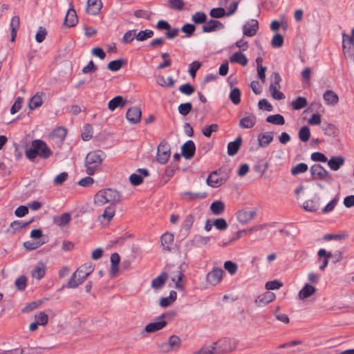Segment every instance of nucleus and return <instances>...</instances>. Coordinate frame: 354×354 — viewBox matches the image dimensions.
<instances>
[{"mask_svg": "<svg viewBox=\"0 0 354 354\" xmlns=\"http://www.w3.org/2000/svg\"><path fill=\"white\" fill-rule=\"evenodd\" d=\"M101 0H90V15H97L102 8Z\"/></svg>", "mask_w": 354, "mask_h": 354, "instance_id": "39", "label": "nucleus"}, {"mask_svg": "<svg viewBox=\"0 0 354 354\" xmlns=\"http://www.w3.org/2000/svg\"><path fill=\"white\" fill-rule=\"evenodd\" d=\"M266 122L277 125H283L285 124V119L283 115L280 114L271 115L266 118Z\"/></svg>", "mask_w": 354, "mask_h": 354, "instance_id": "42", "label": "nucleus"}, {"mask_svg": "<svg viewBox=\"0 0 354 354\" xmlns=\"http://www.w3.org/2000/svg\"><path fill=\"white\" fill-rule=\"evenodd\" d=\"M224 274L223 269L214 267L207 274L206 281L212 286H216L221 281Z\"/></svg>", "mask_w": 354, "mask_h": 354, "instance_id": "8", "label": "nucleus"}, {"mask_svg": "<svg viewBox=\"0 0 354 354\" xmlns=\"http://www.w3.org/2000/svg\"><path fill=\"white\" fill-rule=\"evenodd\" d=\"M111 268L109 274L112 277L118 276L119 272V265L120 262V257L118 253L114 252L111 255Z\"/></svg>", "mask_w": 354, "mask_h": 354, "instance_id": "17", "label": "nucleus"}, {"mask_svg": "<svg viewBox=\"0 0 354 354\" xmlns=\"http://www.w3.org/2000/svg\"><path fill=\"white\" fill-rule=\"evenodd\" d=\"M46 273V268L45 266L41 263V265H37L35 267L33 270L32 271V276L40 280L42 279Z\"/></svg>", "mask_w": 354, "mask_h": 354, "instance_id": "43", "label": "nucleus"}, {"mask_svg": "<svg viewBox=\"0 0 354 354\" xmlns=\"http://www.w3.org/2000/svg\"><path fill=\"white\" fill-rule=\"evenodd\" d=\"M207 17L204 12L198 11L194 14L192 17V21L195 24H201L207 21Z\"/></svg>", "mask_w": 354, "mask_h": 354, "instance_id": "44", "label": "nucleus"}, {"mask_svg": "<svg viewBox=\"0 0 354 354\" xmlns=\"http://www.w3.org/2000/svg\"><path fill=\"white\" fill-rule=\"evenodd\" d=\"M184 277V274L180 267H178L177 270L174 272V275L172 277V281L175 282V287L179 290H184V285L182 283V279Z\"/></svg>", "mask_w": 354, "mask_h": 354, "instance_id": "30", "label": "nucleus"}, {"mask_svg": "<svg viewBox=\"0 0 354 354\" xmlns=\"http://www.w3.org/2000/svg\"><path fill=\"white\" fill-rule=\"evenodd\" d=\"M216 351V347L214 344L211 346H203L199 351L195 353V354H214Z\"/></svg>", "mask_w": 354, "mask_h": 354, "instance_id": "64", "label": "nucleus"}, {"mask_svg": "<svg viewBox=\"0 0 354 354\" xmlns=\"http://www.w3.org/2000/svg\"><path fill=\"white\" fill-rule=\"evenodd\" d=\"M32 222V220H30L27 222L21 221H15L11 223L10 227L7 229V232L10 234H14L20 230L26 227L28 225H30Z\"/></svg>", "mask_w": 354, "mask_h": 354, "instance_id": "24", "label": "nucleus"}, {"mask_svg": "<svg viewBox=\"0 0 354 354\" xmlns=\"http://www.w3.org/2000/svg\"><path fill=\"white\" fill-rule=\"evenodd\" d=\"M323 98L327 105H335L339 102L338 95L332 90H327L323 94Z\"/></svg>", "mask_w": 354, "mask_h": 354, "instance_id": "27", "label": "nucleus"}, {"mask_svg": "<svg viewBox=\"0 0 354 354\" xmlns=\"http://www.w3.org/2000/svg\"><path fill=\"white\" fill-rule=\"evenodd\" d=\"M268 162H263V160L259 161L254 167V169L256 172L263 175L268 168Z\"/></svg>", "mask_w": 354, "mask_h": 354, "instance_id": "62", "label": "nucleus"}, {"mask_svg": "<svg viewBox=\"0 0 354 354\" xmlns=\"http://www.w3.org/2000/svg\"><path fill=\"white\" fill-rule=\"evenodd\" d=\"M225 203L221 201H213L210 205V210L214 215H221L225 210Z\"/></svg>", "mask_w": 354, "mask_h": 354, "instance_id": "35", "label": "nucleus"}, {"mask_svg": "<svg viewBox=\"0 0 354 354\" xmlns=\"http://www.w3.org/2000/svg\"><path fill=\"white\" fill-rule=\"evenodd\" d=\"M19 25H20L19 17L17 15L14 16L12 18L11 22H10V29H11L10 41L11 42H14L15 41L17 30L19 28Z\"/></svg>", "mask_w": 354, "mask_h": 354, "instance_id": "34", "label": "nucleus"}, {"mask_svg": "<svg viewBox=\"0 0 354 354\" xmlns=\"http://www.w3.org/2000/svg\"><path fill=\"white\" fill-rule=\"evenodd\" d=\"M276 296L272 292H266L258 296L255 303L258 306H263L274 300Z\"/></svg>", "mask_w": 354, "mask_h": 354, "instance_id": "20", "label": "nucleus"}, {"mask_svg": "<svg viewBox=\"0 0 354 354\" xmlns=\"http://www.w3.org/2000/svg\"><path fill=\"white\" fill-rule=\"evenodd\" d=\"M67 131L64 127H59L53 131V136L59 139L60 142H63L66 136Z\"/></svg>", "mask_w": 354, "mask_h": 354, "instance_id": "53", "label": "nucleus"}, {"mask_svg": "<svg viewBox=\"0 0 354 354\" xmlns=\"http://www.w3.org/2000/svg\"><path fill=\"white\" fill-rule=\"evenodd\" d=\"M342 50L346 58L354 61V42L342 39Z\"/></svg>", "mask_w": 354, "mask_h": 354, "instance_id": "23", "label": "nucleus"}, {"mask_svg": "<svg viewBox=\"0 0 354 354\" xmlns=\"http://www.w3.org/2000/svg\"><path fill=\"white\" fill-rule=\"evenodd\" d=\"M34 348H29L28 352L26 353L25 350L20 348H17L15 349L2 351L1 354H33Z\"/></svg>", "mask_w": 354, "mask_h": 354, "instance_id": "61", "label": "nucleus"}, {"mask_svg": "<svg viewBox=\"0 0 354 354\" xmlns=\"http://www.w3.org/2000/svg\"><path fill=\"white\" fill-rule=\"evenodd\" d=\"M174 237L171 233L165 232L160 238L161 243L163 249L167 251L171 250V247L174 243Z\"/></svg>", "mask_w": 354, "mask_h": 354, "instance_id": "28", "label": "nucleus"}, {"mask_svg": "<svg viewBox=\"0 0 354 354\" xmlns=\"http://www.w3.org/2000/svg\"><path fill=\"white\" fill-rule=\"evenodd\" d=\"M241 93L239 88H233L230 93L229 98L232 102L237 105L241 102Z\"/></svg>", "mask_w": 354, "mask_h": 354, "instance_id": "46", "label": "nucleus"}, {"mask_svg": "<svg viewBox=\"0 0 354 354\" xmlns=\"http://www.w3.org/2000/svg\"><path fill=\"white\" fill-rule=\"evenodd\" d=\"M270 80L271 82L269 86V91L272 97L275 100L284 99L285 95L279 90L280 88V83L281 82L279 73L277 72L273 73L271 75Z\"/></svg>", "mask_w": 354, "mask_h": 354, "instance_id": "4", "label": "nucleus"}, {"mask_svg": "<svg viewBox=\"0 0 354 354\" xmlns=\"http://www.w3.org/2000/svg\"><path fill=\"white\" fill-rule=\"evenodd\" d=\"M209 15L215 19L222 18L226 16V12L223 8H214L210 10Z\"/></svg>", "mask_w": 354, "mask_h": 354, "instance_id": "55", "label": "nucleus"}, {"mask_svg": "<svg viewBox=\"0 0 354 354\" xmlns=\"http://www.w3.org/2000/svg\"><path fill=\"white\" fill-rule=\"evenodd\" d=\"M218 125L217 124H212L209 126H207L205 128L203 129L202 132L203 134L207 137L210 138L212 136V133L213 132H216L218 131Z\"/></svg>", "mask_w": 354, "mask_h": 354, "instance_id": "57", "label": "nucleus"}, {"mask_svg": "<svg viewBox=\"0 0 354 354\" xmlns=\"http://www.w3.org/2000/svg\"><path fill=\"white\" fill-rule=\"evenodd\" d=\"M71 220L70 213H64L59 217L55 218L54 222L59 226H64Z\"/></svg>", "mask_w": 354, "mask_h": 354, "instance_id": "48", "label": "nucleus"}, {"mask_svg": "<svg viewBox=\"0 0 354 354\" xmlns=\"http://www.w3.org/2000/svg\"><path fill=\"white\" fill-rule=\"evenodd\" d=\"M192 109V104L191 102L182 103L178 107L179 113L183 116L187 115Z\"/></svg>", "mask_w": 354, "mask_h": 354, "instance_id": "54", "label": "nucleus"}, {"mask_svg": "<svg viewBox=\"0 0 354 354\" xmlns=\"http://www.w3.org/2000/svg\"><path fill=\"white\" fill-rule=\"evenodd\" d=\"M35 319L39 325L45 326L48 324V317L46 313L39 312L38 314H35Z\"/></svg>", "mask_w": 354, "mask_h": 354, "instance_id": "59", "label": "nucleus"}, {"mask_svg": "<svg viewBox=\"0 0 354 354\" xmlns=\"http://www.w3.org/2000/svg\"><path fill=\"white\" fill-rule=\"evenodd\" d=\"M105 157V153L101 150L90 151V185L94 182L91 176L100 170L101 163Z\"/></svg>", "mask_w": 354, "mask_h": 354, "instance_id": "3", "label": "nucleus"}, {"mask_svg": "<svg viewBox=\"0 0 354 354\" xmlns=\"http://www.w3.org/2000/svg\"><path fill=\"white\" fill-rule=\"evenodd\" d=\"M259 30V22L257 19L248 21L243 26V34L246 37L254 36Z\"/></svg>", "mask_w": 354, "mask_h": 354, "instance_id": "10", "label": "nucleus"}, {"mask_svg": "<svg viewBox=\"0 0 354 354\" xmlns=\"http://www.w3.org/2000/svg\"><path fill=\"white\" fill-rule=\"evenodd\" d=\"M224 268L231 274L234 275L236 273L238 266L232 261H227L224 263Z\"/></svg>", "mask_w": 354, "mask_h": 354, "instance_id": "63", "label": "nucleus"}, {"mask_svg": "<svg viewBox=\"0 0 354 354\" xmlns=\"http://www.w3.org/2000/svg\"><path fill=\"white\" fill-rule=\"evenodd\" d=\"M196 30V26L193 24H185L181 28V31L185 33V36H182V38L190 37Z\"/></svg>", "mask_w": 354, "mask_h": 354, "instance_id": "50", "label": "nucleus"}, {"mask_svg": "<svg viewBox=\"0 0 354 354\" xmlns=\"http://www.w3.org/2000/svg\"><path fill=\"white\" fill-rule=\"evenodd\" d=\"M52 154L53 152L46 143L39 139L32 140L31 147L27 149L25 151L26 158L31 161L34 160L37 156L43 159H47Z\"/></svg>", "mask_w": 354, "mask_h": 354, "instance_id": "1", "label": "nucleus"}, {"mask_svg": "<svg viewBox=\"0 0 354 354\" xmlns=\"http://www.w3.org/2000/svg\"><path fill=\"white\" fill-rule=\"evenodd\" d=\"M218 171L216 170L212 171L207 178V184L212 187H218L223 184H224L227 178L223 177H218Z\"/></svg>", "mask_w": 354, "mask_h": 354, "instance_id": "14", "label": "nucleus"}, {"mask_svg": "<svg viewBox=\"0 0 354 354\" xmlns=\"http://www.w3.org/2000/svg\"><path fill=\"white\" fill-rule=\"evenodd\" d=\"M167 279V274L162 272L159 276L154 278L151 281V287L155 289L161 288Z\"/></svg>", "mask_w": 354, "mask_h": 354, "instance_id": "37", "label": "nucleus"}, {"mask_svg": "<svg viewBox=\"0 0 354 354\" xmlns=\"http://www.w3.org/2000/svg\"><path fill=\"white\" fill-rule=\"evenodd\" d=\"M127 103V100H124L122 96L117 95L112 98L108 103V109L113 111L117 108H123Z\"/></svg>", "mask_w": 354, "mask_h": 354, "instance_id": "21", "label": "nucleus"}, {"mask_svg": "<svg viewBox=\"0 0 354 354\" xmlns=\"http://www.w3.org/2000/svg\"><path fill=\"white\" fill-rule=\"evenodd\" d=\"M165 314L157 317V321L148 324L145 328V332L148 333H155L162 329L167 325V322L164 320Z\"/></svg>", "mask_w": 354, "mask_h": 354, "instance_id": "9", "label": "nucleus"}, {"mask_svg": "<svg viewBox=\"0 0 354 354\" xmlns=\"http://www.w3.org/2000/svg\"><path fill=\"white\" fill-rule=\"evenodd\" d=\"M303 207L306 211L315 212L319 209V203L317 201L307 200L304 203Z\"/></svg>", "mask_w": 354, "mask_h": 354, "instance_id": "45", "label": "nucleus"}, {"mask_svg": "<svg viewBox=\"0 0 354 354\" xmlns=\"http://www.w3.org/2000/svg\"><path fill=\"white\" fill-rule=\"evenodd\" d=\"M230 61L232 63H238L243 66H245L248 63V59L246 56L241 52H236L230 57Z\"/></svg>", "mask_w": 354, "mask_h": 354, "instance_id": "31", "label": "nucleus"}, {"mask_svg": "<svg viewBox=\"0 0 354 354\" xmlns=\"http://www.w3.org/2000/svg\"><path fill=\"white\" fill-rule=\"evenodd\" d=\"M257 216V212L255 210H245L241 209L237 212L236 218L239 223L242 224H247L253 220Z\"/></svg>", "mask_w": 354, "mask_h": 354, "instance_id": "12", "label": "nucleus"}, {"mask_svg": "<svg viewBox=\"0 0 354 354\" xmlns=\"http://www.w3.org/2000/svg\"><path fill=\"white\" fill-rule=\"evenodd\" d=\"M344 158L342 156H333L328 160V165L333 170H338L344 164Z\"/></svg>", "mask_w": 354, "mask_h": 354, "instance_id": "33", "label": "nucleus"}, {"mask_svg": "<svg viewBox=\"0 0 354 354\" xmlns=\"http://www.w3.org/2000/svg\"><path fill=\"white\" fill-rule=\"evenodd\" d=\"M310 171L313 180H324L328 183L333 181L331 174L319 164L312 165Z\"/></svg>", "mask_w": 354, "mask_h": 354, "instance_id": "5", "label": "nucleus"}, {"mask_svg": "<svg viewBox=\"0 0 354 354\" xmlns=\"http://www.w3.org/2000/svg\"><path fill=\"white\" fill-rule=\"evenodd\" d=\"M170 156V145L166 140H163L158 147L156 160L160 164L165 165L169 160Z\"/></svg>", "mask_w": 354, "mask_h": 354, "instance_id": "6", "label": "nucleus"}, {"mask_svg": "<svg viewBox=\"0 0 354 354\" xmlns=\"http://www.w3.org/2000/svg\"><path fill=\"white\" fill-rule=\"evenodd\" d=\"M242 138L241 136H238L234 141L230 142L227 145V154L230 156H233L236 155L242 143Z\"/></svg>", "mask_w": 354, "mask_h": 354, "instance_id": "25", "label": "nucleus"}, {"mask_svg": "<svg viewBox=\"0 0 354 354\" xmlns=\"http://www.w3.org/2000/svg\"><path fill=\"white\" fill-rule=\"evenodd\" d=\"M77 21L78 19L75 10L73 8H70L66 15L64 21V26L67 28L73 27L77 24Z\"/></svg>", "mask_w": 354, "mask_h": 354, "instance_id": "22", "label": "nucleus"}, {"mask_svg": "<svg viewBox=\"0 0 354 354\" xmlns=\"http://www.w3.org/2000/svg\"><path fill=\"white\" fill-rule=\"evenodd\" d=\"M153 35V31L151 30L146 29L145 30H140L136 35V39L139 41H143L149 38L152 37Z\"/></svg>", "mask_w": 354, "mask_h": 354, "instance_id": "49", "label": "nucleus"}, {"mask_svg": "<svg viewBox=\"0 0 354 354\" xmlns=\"http://www.w3.org/2000/svg\"><path fill=\"white\" fill-rule=\"evenodd\" d=\"M181 344V339L177 335H171L167 343H164L161 345V349L164 352H167L171 349L178 348Z\"/></svg>", "mask_w": 354, "mask_h": 354, "instance_id": "16", "label": "nucleus"}, {"mask_svg": "<svg viewBox=\"0 0 354 354\" xmlns=\"http://www.w3.org/2000/svg\"><path fill=\"white\" fill-rule=\"evenodd\" d=\"M169 7L172 10H181L185 6L183 0H168Z\"/></svg>", "mask_w": 354, "mask_h": 354, "instance_id": "58", "label": "nucleus"}, {"mask_svg": "<svg viewBox=\"0 0 354 354\" xmlns=\"http://www.w3.org/2000/svg\"><path fill=\"white\" fill-rule=\"evenodd\" d=\"M256 122V116L252 113H250L239 120V126L241 129H251L255 125Z\"/></svg>", "mask_w": 354, "mask_h": 354, "instance_id": "19", "label": "nucleus"}, {"mask_svg": "<svg viewBox=\"0 0 354 354\" xmlns=\"http://www.w3.org/2000/svg\"><path fill=\"white\" fill-rule=\"evenodd\" d=\"M121 201L122 194L116 189L111 188L102 189L98 191L94 196V203L98 206H102L106 203L114 205Z\"/></svg>", "mask_w": 354, "mask_h": 354, "instance_id": "2", "label": "nucleus"}, {"mask_svg": "<svg viewBox=\"0 0 354 354\" xmlns=\"http://www.w3.org/2000/svg\"><path fill=\"white\" fill-rule=\"evenodd\" d=\"M115 212V206L110 205L104 209L103 214L100 216V217L103 218L104 220H106L108 222H109L114 216Z\"/></svg>", "mask_w": 354, "mask_h": 354, "instance_id": "51", "label": "nucleus"}, {"mask_svg": "<svg viewBox=\"0 0 354 354\" xmlns=\"http://www.w3.org/2000/svg\"><path fill=\"white\" fill-rule=\"evenodd\" d=\"M214 345L217 346V348L223 352H230L234 349V346L231 345V340L228 338H223L220 339L218 342L214 343Z\"/></svg>", "mask_w": 354, "mask_h": 354, "instance_id": "29", "label": "nucleus"}, {"mask_svg": "<svg viewBox=\"0 0 354 354\" xmlns=\"http://www.w3.org/2000/svg\"><path fill=\"white\" fill-rule=\"evenodd\" d=\"M299 138L301 142H306L310 137V130L308 126L302 127L298 133Z\"/></svg>", "mask_w": 354, "mask_h": 354, "instance_id": "47", "label": "nucleus"}, {"mask_svg": "<svg viewBox=\"0 0 354 354\" xmlns=\"http://www.w3.org/2000/svg\"><path fill=\"white\" fill-rule=\"evenodd\" d=\"M141 116V110L137 106L129 108L126 113L127 120L131 124L138 123L140 121Z\"/></svg>", "mask_w": 354, "mask_h": 354, "instance_id": "15", "label": "nucleus"}, {"mask_svg": "<svg viewBox=\"0 0 354 354\" xmlns=\"http://www.w3.org/2000/svg\"><path fill=\"white\" fill-rule=\"evenodd\" d=\"M15 284L19 291H23L26 289L27 286V278L24 275H21L18 277L15 282Z\"/></svg>", "mask_w": 354, "mask_h": 354, "instance_id": "56", "label": "nucleus"}, {"mask_svg": "<svg viewBox=\"0 0 354 354\" xmlns=\"http://www.w3.org/2000/svg\"><path fill=\"white\" fill-rule=\"evenodd\" d=\"M315 290L316 289L314 286L306 283L299 292V297L301 299H306L313 295L315 292Z\"/></svg>", "mask_w": 354, "mask_h": 354, "instance_id": "36", "label": "nucleus"}, {"mask_svg": "<svg viewBox=\"0 0 354 354\" xmlns=\"http://www.w3.org/2000/svg\"><path fill=\"white\" fill-rule=\"evenodd\" d=\"M43 102L41 95L39 93L35 94L30 98L28 104V107L30 110H35L41 106Z\"/></svg>", "mask_w": 354, "mask_h": 354, "instance_id": "40", "label": "nucleus"}, {"mask_svg": "<svg viewBox=\"0 0 354 354\" xmlns=\"http://www.w3.org/2000/svg\"><path fill=\"white\" fill-rule=\"evenodd\" d=\"M308 105L306 97L299 96L292 102V106L294 110H300Z\"/></svg>", "mask_w": 354, "mask_h": 354, "instance_id": "41", "label": "nucleus"}, {"mask_svg": "<svg viewBox=\"0 0 354 354\" xmlns=\"http://www.w3.org/2000/svg\"><path fill=\"white\" fill-rule=\"evenodd\" d=\"M196 152V145L194 141H186L181 147V155L187 160L192 159Z\"/></svg>", "mask_w": 354, "mask_h": 354, "instance_id": "11", "label": "nucleus"}, {"mask_svg": "<svg viewBox=\"0 0 354 354\" xmlns=\"http://www.w3.org/2000/svg\"><path fill=\"white\" fill-rule=\"evenodd\" d=\"M308 165L304 162H300L297 164L295 167H292L291 169V174L293 176L298 175L299 174H303L307 171L308 170Z\"/></svg>", "mask_w": 354, "mask_h": 354, "instance_id": "52", "label": "nucleus"}, {"mask_svg": "<svg viewBox=\"0 0 354 354\" xmlns=\"http://www.w3.org/2000/svg\"><path fill=\"white\" fill-rule=\"evenodd\" d=\"M224 28V25L218 20L210 19L202 26L204 32H212Z\"/></svg>", "mask_w": 354, "mask_h": 354, "instance_id": "18", "label": "nucleus"}, {"mask_svg": "<svg viewBox=\"0 0 354 354\" xmlns=\"http://www.w3.org/2000/svg\"><path fill=\"white\" fill-rule=\"evenodd\" d=\"M127 63V61L124 59L113 60L108 64L107 68L111 71L115 72L119 71L123 66L126 65Z\"/></svg>", "mask_w": 354, "mask_h": 354, "instance_id": "38", "label": "nucleus"}, {"mask_svg": "<svg viewBox=\"0 0 354 354\" xmlns=\"http://www.w3.org/2000/svg\"><path fill=\"white\" fill-rule=\"evenodd\" d=\"M324 133L328 136H334L336 134V127L334 124L325 123L322 127Z\"/></svg>", "mask_w": 354, "mask_h": 354, "instance_id": "60", "label": "nucleus"}, {"mask_svg": "<svg viewBox=\"0 0 354 354\" xmlns=\"http://www.w3.org/2000/svg\"><path fill=\"white\" fill-rule=\"evenodd\" d=\"M149 172L147 169H138L136 173L129 176V181L134 186L140 185L143 183V177L148 176Z\"/></svg>", "mask_w": 354, "mask_h": 354, "instance_id": "13", "label": "nucleus"}, {"mask_svg": "<svg viewBox=\"0 0 354 354\" xmlns=\"http://www.w3.org/2000/svg\"><path fill=\"white\" fill-rule=\"evenodd\" d=\"M88 277V267L86 264L80 266L77 270L72 274L71 279H69L68 284L66 285L67 288H75L78 286V283H75L73 281L75 278L78 277L81 283H82Z\"/></svg>", "mask_w": 354, "mask_h": 354, "instance_id": "7", "label": "nucleus"}, {"mask_svg": "<svg viewBox=\"0 0 354 354\" xmlns=\"http://www.w3.org/2000/svg\"><path fill=\"white\" fill-rule=\"evenodd\" d=\"M272 134V132L259 134L258 136L259 145L261 147H266L268 146L273 140Z\"/></svg>", "mask_w": 354, "mask_h": 354, "instance_id": "32", "label": "nucleus"}, {"mask_svg": "<svg viewBox=\"0 0 354 354\" xmlns=\"http://www.w3.org/2000/svg\"><path fill=\"white\" fill-rule=\"evenodd\" d=\"M207 196L205 192H185L181 193V198L187 201H193L196 199L205 198Z\"/></svg>", "mask_w": 354, "mask_h": 354, "instance_id": "26", "label": "nucleus"}]
</instances>
